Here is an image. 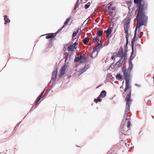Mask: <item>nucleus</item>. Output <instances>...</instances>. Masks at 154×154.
Wrapping results in <instances>:
<instances>
[{
	"label": "nucleus",
	"mask_w": 154,
	"mask_h": 154,
	"mask_svg": "<svg viewBox=\"0 0 154 154\" xmlns=\"http://www.w3.org/2000/svg\"><path fill=\"white\" fill-rule=\"evenodd\" d=\"M141 0H134V2L135 3H139L138 11L136 16L137 22L135 31L134 37L136 36L137 29H139L141 25L146 26L147 22L148 17L145 15L143 12L145 9L144 7V5L141 4Z\"/></svg>",
	"instance_id": "f257e3e1"
},
{
	"label": "nucleus",
	"mask_w": 154,
	"mask_h": 154,
	"mask_svg": "<svg viewBox=\"0 0 154 154\" xmlns=\"http://www.w3.org/2000/svg\"><path fill=\"white\" fill-rule=\"evenodd\" d=\"M122 72L123 73L124 76L125 80V87L124 90V92L126 91L128 89L131 88V86L130 85V72L128 70L123 69Z\"/></svg>",
	"instance_id": "f03ea898"
},
{
	"label": "nucleus",
	"mask_w": 154,
	"mask_h": 154,
	"mask_svg": "<svg viewBox=\"0 0 154 154\" xmlns=\"http://www.w3.org/2000/svg\"><path fill=\"white\" fill-rule=\"evenodd\" d=\"M85 56L84 54H78L75 59L74 61L76 62L83 63L85 61Z\"/></svg>",
	"instance_id": "7ed1b4c3"
},
{
	"label": "nucleus",
	"mask_w": 154,
	"mask_h": 154,
	"mask_svg": "<svg viewBox=\"0 0 154 154\" xmlns=\"http://www.w3.org/2000/svg\"><path fill=\"white\" fill-rule=\"evenodd\" d=\"M128 94L127 95L126 97L125 98V100L126 101V106H130L131 102L132 101V100L131 99V88H130L128 89Z\"/></svg>",
	"instance_id": "20e7f679"
},
{
	"label": "nucleus",
	"mask_w": 154,
	"mask_h": 154,
	"mask_svg": "<svg viewBox=\"0 0 154 154\" xmlns=\"http://www.w3.org/2000/svg\"><path fill=\"white\" fill-rule=\"evenodd\" d=\"M102 42L100 41V43H98V44L95 46L94 48L93 49V51L92 52V54L91 55V57H94V56H93V54L95 52L96 53V55L97 54V51L101 47L102 45Z\"/></svg>",
	"instance_id": "39448f33"
},
{
	"label": "nucleus",
	"mask_w": 154,
	"mask_h": 154,
	"mask_svg": "<svg viewBox=\"0 0 154 154\" xmlns=\"http://www.w3.org/2000/svg\"><path fill=\"white\" fill-rule=\"evenodd\" d=\"M78 43L75 42L72 45H69L68 47V51H74L77 47Z\"/></svg>",
	"instance_id": "423d86ee"
},
{
	"label": "nucleus",
	"mask_w": 154,
	"mask_h": 154,
	"mask_svg": "<svg viewBox=\"0 0 154 154\" xmlns=\"http://www.w3.org/2000/svg\"><path fill=\"white\" fill-rule=\"evenodd\" d=\"M117 55L119 57H121V59H123L124 60L126 56V54L123 53L122 49H120Z\"/></svg>",
	"instance_id": "0eeeda50"
},
{
	"label": "nucleus",
	"mask_w": 154,
	"mask_h": 154,
	"mask_svg": "<svg viewBox=\"0 0 154 154\" xmlns=\"http://www.w3.org/2000/svg\"><path fill=\"white\" fill-rule=\"evenodd\" d=\"M59 32H57L55 33H50L46 34V38L47 39L53 38L56 35L57 33Z\"/></svg>",
	"instance_id": "6e6552de"
},
{
	"label": "nucleus",
	"mask_w": 154,
	"mask_h": 154,
	"mask_svg": "<svg viewBox=\"0 0 154 154\" xmlns=\"http://www.w3.org/2000/svg\"><path fill=\"white\" fill-rule=\"evenodd\" d=\"M72 19V17L71 16H70L66 20V21L64 23V25L63 26V27H62L60 29H59L58 31V32H60L62 29L65 26H66L68 24V23H69V21L70 20H71Z\"/></svg>",
	"instance_id": "1a4fd4ad"
},
{
	"label": "nucleus",
	"mask_w": 154,
	"mask_h": 154,
	"mask_svg": "<svg viewBox=\"0 0 154 154\" xmlns=\"http://www.w3.org/2000/svg\"><path fill=\"white\" fill-rule=\"evenodd\" d=\"M130 106H126V108L125 111V114L124 117L125 118L126 120H127L128 118V113L130 111Z\"/></svg>",
	"instance_id": "9d476101"
},
{
	"label": "nucleus",
	"mask_w": 154,
	"mask_h": 154,
	"mask_svg": "<svg viewBox=\"0 0 154 154\" xmlns=\"http://www.w3.org/2000/svg\"><path fill=\"white\" fill-rule=\"evenodd\" d=\"M57 69H56L55 71H54L53 72L52 80L53 82L56 79V75H57Z\"/></svg>",
	"instance_id": "9b49d317"
},
{
	"label": "nucleus",
	"mask_w": 154,
	"mask_h": 154,
	"mask_svg": "<svg viewBox=\"0 0 154 154\" xmlns=\"http://www.w3.org/2000/svg\"><path fill=\"white\" fill-rule=\"evenodd\" d=\"M112 31V29H111L110 27H109L107 29L106 31H105L106 32L107 38H108L109 35L111 33Z\"/></svg>",
	"instance_id": "f8f14e48"
},
{
	"label": "nucleus",
	"mask_w": 154,
	"mask_h": 154,
	"mask_svg": "<svg viewBox=\"0 0 154 154\" xmlns=\"http://www.w3.org/2000/svg\"><path fill=\"white\" fill-rule=\"evenodd\" d=\"M106 91L103 90L102 91L99 95V97L101 98L104 97L106 96Z\"/></svg>",
	"instance_id": "ddd939ff"
},
{
	"label": "nucleus",
	"mask_w": 154,
	"mask_h": 154,
	"mask_svg": "<svg viewBox=\"0 0 154 154\" xmlns=\"http://www.w3.org/2000/svg\"><path fill=\"white\" fill-rule=\"evenodd\" d=\"M112 4L111 3H109L107 5L108 9L109 10L113 11L115 9V8L112 7Z\"/></svg>",
	"instance_id": "4468645a"
},
{
	"label": "nucleus",
	"mask_w": 154,
	"mask_h": 154,
	"mask_svg": "<svg viewBox=\"0 0 154 154\" xmlns=\"http://www.w3.org/2000/svg\"><path fill=\"white\" fill-rule=\"evenodd\" d=\"M100 38L97 36L93 38V43L98 42L100 41Z\"/></svg>",
	"instance_id": "2eb2a0df"
},
{
	"label": "nucleus",
	"mask_w": 154,
	"mask_h": 154,
	"mask_svg": "<svg viewBox=\"0 0 154 154\" xmlns=\"http://www.w3.org/2000/svg\"><path fill=\"white\" fill-rule=\"evenodd\" d=\"M4 20L5 21V24H7L8 23H9L10 21L9 19L7 18V16L6 15L4 16Z\"/></svg>",
	"instance_id": "dca6fc26"
},
{
	"label": "nucleus",
	"mask_w": 154,
	"mask_h": 154,
	"mask_svg": "<svg viewBox=\"0 0 154 154\" xmlns=\"http://www.w3.org/2000/svg\"><path fill=\"white\" fill-rule=\"evenodd\" d=\"M116 77V79L118 80H122V76L120 74H117Z\"/></svg>",
	"instance_id": "f3484780"
},
{
	"label": "nucleus",
	"mask_w": 154,
	"mask_h": 154,
	"mask_svg": "<svg viewBox=\"0 0 154 154\" xmlns=\"http://www.w3.org/2000/svg\"><path fill=\"white\" fill-rule=\"evenodd\" d=\"M124 28H127V29H129V22L128 21L126 22L125 23V24L124 25Z\"/></svg>",
	"instance_id": "a211bd4d"
},
{
	"label": "nucleus",
	"mask_w": 154,
	"mask_h": 154,
	"mask_svg": "<svg viewBox=\"0 0 154 154\" xmlns=\"http://www.w3.org/2000/svg\"><path fill=\"white\" fill-rule=\"evenodd\" d=\"M89 40V38L88 37H87L83 40V42L84 44H86Z\"/></svg>",
	"instance_id": "6ab92c4d"
},
{
	"label": "nucleus",
	"mask_w": 154,
	"mask_h": 154,
	"mask_svg": "<svg viewBox=\"0 0 154 154\" xmlns=\"http://www.w3.org/2000/svg\"><path fill=\"white\" fill-rule=\"evenodd\" d=\"M129 68L128 70L129 71H131L133 68V65L131 61L129 62Z\"/></svg>",
	"instance_id": "aec40b11"
},
{
	"label": "nucleus",
	"mask_w": 154,
	"mask_h": 154,
	"mask_svg": "<svg viewBox=\"0 0 154 154\" xmlns=\"http://www.w3.org/2000/svg\"><path fill=\"white\" fill-rule=\"evenodd\" d=\"M103 33V31L102 30H98L97 31V34L98 35L99 37H100L101 36Z\"/></svg>",
	"instance_id": "412c9836"
},
{
	"label": "nucleus",
	"mask_w": 154,
	"mask_h": 154,
	"mask_svg": "<svg viewBox=\"0 0 154 154\" xmlns=\"http://www.w3.org/2000/svg\"><path fill=\"white\" fill-rule=\"evenodd\" d=\"M79 31V29H78L76 31H74L73 32L72 35V38H73L75 36L76 34L78 33Z\"/></svg>",
	"instance_id": "4be33fe9"
},
{
	"label": "nucleus",
	"mask_w": 154,
	"mask_h": 154,
	"mask_svg": "<svg viewBox=\"0 0 154 154\" xmlns=\"http://www.w3.org/2000/svg\"><path fill=\"white\" fill-rule=\"evenodd\" d=\"M100 97H99H99L97 98V99H95L94 100V101L96 103H97L98 101H99L100 102L102 101V99L100 98Z\"/></svg>",
	"instance_id": "5701e85b"
},
{
	"label": "nucleus",
	"mask_w": 154,
	"mask_h": 154,
	"mask_svg": "<svg viewBox=\"0 0 154 154\" xmlns=\"http://www.w3.org/2000/svg\"><path fill=\"white\" fill-rule=\"evenodd\" d=\"M60 74L59 75V76H60V77H62L65 73V72L63 71L60 70Z\"/></svg>",
	"instance_id": "b1692460"
},
{
	"label": "nucleus",
	"mask_w": 154,
	"mask_h": 154,
	"mask_svg": "<svg viewBox=\"0 0 154 154\" xmlns=\"http://www.w3.org/2000/svg\"><path fill=\"white\" fill-rule=\"evenodd\" d=\"M125 33L126 34L125 37H126V42L128 43V37H129V34H128V33Z\"/></svg>",
	"instance_id": "393cba45"
},
{
	"label": "nucleus",
	"mask_w": 154,
	"mask_h": 154,
	"mask_svg": "<svg viewBox=\"0 0 154 154\" xmlns=\"http://www.w3.org/2000/svg\"><path fill=\"white\" fill-rule=\"evenodd\" d=\"M66 68V66H64L62 67L61 70L65 72Z\"/></svg>",
	"instance_id": "a878e982"
},
{
	"label": "nucleus",
	"mask_w": 154,
	"mask_h": 154,
	"mask_svg": "<svg viewBox=\"0 0 154 154\" xmlns=\"http://www.w3.org/2000/svg\"><path fill=\"white\" fill-rule=\"evenodd\" d=\"M90 3H88L85 5V9H87L90 6Z\"/></svg>",
	"instance_id": "bb28decb"
},
{
	"label": "nucleus",
	"mask_w": 154,
	"mask_h": 154,
	"mask_svg": "<svg viewBox=\"0 0 154 154\" xmlns=\"http://www.w3.org/2000/svg\"><path fill=\"white\" fill-rule=\"evenodd\" d=\"M130 125H131V122L129 121H128L127 125V127L128 128V129H129V128L130 127Z\"/></svg>",
	"instance_id": "cd10ccee"
},
{
	"label": "nucleus",
	"mask_w": 154,
	"mask_h": 154,
	"mask_svg": "<svg viewBox=\"0 0 154 154\" xmlns=\"http://www.w3.org/2000/svg\"><path fill=\"white\" fill-rule=\"evenodd\" d=\"M45 90H44L41 93V94L38 96V97H39L40 98V99H41L42 97V96L43 95L44 92H45Z\"/></svg>",
	"instance_id": "c85d7f7f"
},
{
	"label": "nucleus",
	"mask_w": 154,
	"mask_h": 154,
	"mask_svg": "<svg viewBox=\"0 0 154 154\" xmlns=\"http://www.w3.org/2000/svg\"><path fill=\"white\" fill-rule=\"evenodd\" d=\"M85 69H82V70L80 71L79 72H79V73L80 74H81L82 73L84 72H85Z\"/></svg>",
	"instance_id": "c756f323"
},
{
	"label": "nucleus",
	"mask_w": 154,
	"mask_h": 154,
	"mask_svg": "<svg viewBox=\"0 0 154 154\" xmlns=\"http://www.w3.org/2000/svg\"><path fill=\"white\" fill-rule=\"evenodd\" d=\"M41 99L40 98L38 97L36 101L35 102V103L36 104H37L38 102Z\"/></svg>",
	"instance_id": "7c9ffc66"
},
{
	"label": "nucleus",
	"mask_w": 154,
	"mask_h": 154,
	"mask_svg": "<svg viewBox=\"0 0 154 154\" xmlns=\"http://www.w3.org/2000/svg\"><path fill=\"white\" fill-rule=\"evenodd\" d=\"M124 30L125 33H128V31L129 30L128 29H127V28H124Z\"/></svg>",
	"instance_id": "2f4dec72"
},
{
	"label": "nucleus",
	"mask_w": 154,
	"mask_h": 154,
	"mask_svg": "<svg viewBox=\"0 0 154 154\" xmlns=\"http://www.w3.org/2000/svg\"><path fill=\"white\" fill-rule=\"evenodd\" d=\"M77 7H78V5H77V3H76V5L74 8V10H75L76 9V8Z\"/></svg>",
	"instance_id": "473e14b6"
},
{
	"label": "nucleus",
	"mask_w": 154,
	"mask_h": 154,
	"mask_svg": "<svg viewBox=\"0 0 154 154\" xmlns=\"http://www.w3.org/2000/svg\"><path fill=\"white\" fill-rule=\"evenodd\" d=\"M111 59L113 60H115V57L114 56H112L111 57Z\"/></svg>",
	"instance_id": "72a5a7b5"
},
{
	"label": "nucleus",
	"mask_w": 154,
	"mask_h": 154,
	"mask_svg": "<svg viewBox=\"0 0 154 154\" xmlns=\"http://www.w3.org/2000/svg\"><path fill=\"white\" fill-rule=\"evenodd\" d=\"M131 45H132V50L133 51V49H134L133 44L132 42H131Z\"/></svg>",
	"instance_id": "f704fd0d"
},
{
	"label": "nucleus",
	"mask_w": 154,
	"mask_h": 154,
	"mask_svg": "<svg viewBox=\"0 0 154 154\" xmlns=\"http://www.w3.org/2000/svg\"><path fill=\"white\" fill-rule=\"evenodd\" d=\"M97 54L96 55V53L95 52L93 54V56H94V57H95L96 55H97Z\"/></svg>",
	"instance_id": "c9c22d12"
},
{
	"label": "nucleus",
	"mask_w": 154,
	"mask_h": 154,
	"mask_svg": "<svg viewBox=\"0 0 154 154\" xmlns=\"http://www.w3.org/2000/svg\"><path fill=\"white\" fill-rule=\"evenodd\" d=\"M136 85L138 87H140L141 86V85H140L138 84H136Z\"/></svg>",
	"instance_id": "e433bc0d"
},
{
	"label": "nucleus",
	"mask_w": 154,
	"mask_h": 154,
	"mask_svg": "<svg viewBox=\"0 0 154 154\" xmlns=\"http://www.w3.org/2000/svg\"><path fill=\"white\" fill-rule=\"evenodd\" d=\"M67 56H67L65 57V61L67 59Z\"/></svg>",
	"instance_id": "4c0bfd02"
}]
</instances>
